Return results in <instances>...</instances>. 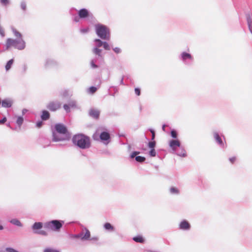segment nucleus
Listing matches in <instances>:
<instances>
[{"label": "nucleus", "instance_id": "13", "mask_svg": "<svg viewBox=\"0 0 252 252\" xmlns=\"http://www.w3.org/2000/svg\"><path fill=\"white\" fill-rule=\"evenodd\" d=\"M190 227V224L186 220H183L179 224V229L183 230H189Z\"/></svg>", "mask_w": 252, "mask_h": 252}, {"label": "nucleus", "instance_id": "4", "mask_svg": "<svg viewBox=\"0 0 252 252\" xmlns=\"http://www.w3.org/2000/svg\"><path fill=\"white\" fill-rule=\"evenodd\" d=\"M11 47L18 50H23L25 48V42L22 38L16 39L8 38L6 42V48L8 49Z\"/></svg>", "mask_w": 252, "mask_h": 252}, {"label": "nucleus", "instance_id": "29", "mask_svg": "<svg viewBox=\"0 0 252 252\" xmlns=\"http://www.w3.org/2000/svg\"><path fill=\"white\" fill-rule=\"evenodd\" d=\"M170 192L171 194H178L179 193V190L178 189L172 187L170 189Z\"/></svg>", "mask_w": 252, "mask_h": 252}, {"label": "nucleus", "instance_id": "42", "mask_svg": "<svg viewBox=\"0 0 252 252\" xmlns=\"http://www.w3.org/2000/svg\"><path fill=\"white\" fill-rule=\"evenodd\" d=\"M63 107L66 112L68 113L70 112V106L69 104H65L63 105Z\"/></svg>", "mask_w": 252, "mask_h": 252}, {"label": "nucleus", "instance_id": "54", "mask_svg": "<svg viewBox=\"0 0 252 252\" xmlns=\"http://www.w3.org/2000/svg\"><path fill=\"white\" fill-rule=\"evenodd\" d=\"M27 111H28L27 109H23V110H22V114H23V115H24Z\"/></svg>", "mask_w": 252, "mask_h": 252}, {"label": "nucleus", "instance_id": "18", "mask_svg": "<svg viewBox=\"0 0 252 252\" xmlns=\"http://www.w3.org/2000/svg\"><path fill=\"white\" fill-rule=\"evenodd\" d=\"M175 153L180 157H186L187 156L186 151L182 146L179 148L178 150H176Z\"/></svg>", "mask_w": 252, "mask_h": 252}, {"label": "nucleus", "instance_id": "7", "mask_svg": "<svg viewBox=\"0 0 252 252\" xmlns=\"http://www.w3.org/2000/svg\"><path fill=\"white\" fill-rule=\"evenodd\" d=\"M95 43V47L93 49V53L97 56L98 58H102V50L98 48L103 46V42L99 39H95L94 40Z\"/></svg>", "mask_w": 252, "mask_h": 252}, {"label": "nucleus", "instance_id": "26", "mask_svg": "<svg viewBox=\"0 0 252 252\" xmlns=\"http://www.w3.org/2000/svg\"><path fill=\"white\" fill-rule=\"evenodd\" d=\"M133 240L136 242L141 243H143V242L144 241L143 237L141 236H137L134 237L133 238Z\"/></svg>", "mask_w": 252, "mask_h": 252}, {"label": "nucleus", "instance_id": "14", "mask_svg": "<svg viewBox=\"0 0 252 252\" xmlns=\"http://www.w3.org/2000/svg\"><path fill=\"white\" fill-rule=\"evenodd\" d=\"M58 63L53 59H47L46 60L44 66L45 68H51L58 65Z\"/></svg>", "mask_w": 252, "mask_h": 252}, {"label": "nucleus", "instance_id": "8", "mask_svg": "<svg viewBox=\"0 0 252 252\" xmlns=\"http://www.w3.org/2000/svg\"><path fill=\"white\" fill-rule=\"evenodd\" d=\"M78 15L81 19H93L94 16L87 9L82 8L78 11Z\"/></svg>", "mask_w": 252, "mask_h": 252}, {"label": "nucleus", "instance_id": "1", "mask_svg": "<svg viewBox=\"0 0 252 252\" xmlns=\"http://www.w3.org/2000/svg\"><path fill=\"white\" fill-rule=\"evenodd\" d=\"M54 127L55 129L52 131V141L53 142L69 140L71 134L64 125L60 123L57 124L55 125Z\"/></svg>", "mask_w": 252, "mask_h": 252}, {"label": "nucleus", "instance_id": "47", "mask_svg": "<svg viewBox=\"0 0 252 252\" xmlns=\"http://www.w3.org/2000/svg\"><path fill=\"white\" fill-rule=\"evenodd\" d=\"M77 234H70L69 235V237L70 239H77Z\"/></svg>", "mask_w": 252, "mask_h": 252}, {"label": "nucleus", "instance_id": "40", "mask_svg": "<svg viewBox=\"0 0 252 252\" xmlns=\"http://www.w3.org/2000/svg\"><path fill=\"white\" fill-rule=\"evenodd\" d=\"M113 50L114 51L115 53L116 54H120L122 52V50L119 47H115L113 48Z\"/></svg>", "mask_w": 252, "mask_h": 252}, {"label": "nucleus", "instance_id": "30", "mask_svg": "<svg viewBox=\"0 0 252 252\" xmlns=\"http://www.w3.org/2000/svg\"><path fill=\"white\" fill-rule=\"evenodd\" d=\"M0 4L3 6H7L10 4V0H0Z\"/></svg>", "mask_w": 252, "mask_h": 252}, {"label": "nucleus", "instance_id": "17", "mask_svg": "<svg viewBox=\"0 0 252 252\" xmlns=\"http://www.w3.org/2000/svg\"><path fill=\"white\" fill-rule=\"evenodd\" d=\"M99 137L101 140L104 141L109 140L110 136L108 132L103 131L100 133Z\"/></svg>", "mask_w": 252, "mask_h": 252}, {"label": "nucleus", "instance_id": "23", "mask_svg": "<svg viewBox=\"0 0 252 252\" xmlns=\"http://www.w3.org/2000/svg\"><path fill=\"white\" fill-rule=\"evenodd\" d=\"M104 228L108 231H113L114 230V227L109 222H106L104 224Z\"/></svg>", "mask_w": 252, "mask_h": 252}, {"label": "nucleus", "instance_id": "48", "mask_svg": "<svg viewBox=\"0 0 252 252\" xmlns=\"http://www.w3.org/2000/svg\"><path fill=\"white\" fill-rule=\"evenodd\" d=\"M6 251L8 252H19L15 250V249H14L13 248H7Z\"/></svg>", "mask_w": 252, "mask_h": 252}, {"label": "nucleus", "instance_id": "27", "mask_svg": "<svg viewBox=\"0 0 252 252\" xmlns=\"http://www.w3.org/2000/svg\"><path fill=\"white\" fill-rule=\"evenodd\" d=\"M97 90V88H96L95 87L92 86V87H90L88 89L87 92L88 94H94V93L96 92Z\"/></svg>", "mask_w": 252, "mask_h": 252}, {"label": "nucleus", "instance_id": "50", "mask_svg": "<svg viewBox=\"0 0 252 252\" xmlns=\"http://www.w3.org/2000/svg\"><path fill=\"white\" fill-rule=\"evenodd\" d=\"M80 19H81V18L79 17V15L75 16L74 17L73 20H74V21H75L76 22H78L79 21Z\"/></svg>", "mask_w": 252, "mask_h": 252}, {"label": "nucleus", "instance_id": "10", "mask_svg": "<svg viewBox=\"0 0 252 252\" xmlns=\"http://www.w3.org/2000/svg\"><path fill=\"white\" fill-rule=\"evenodd\" d=\"M213 136L217 144L219 145L220 147L224 148L225 147L224 143L223 142L221 136L220 135L219 133L217 131H214L213 132Z\"/></svg>", "mask_w": 252, "mask_h": 252}, {"label": "nucleus", "instance_id": "60", "mask_svg": "<svg viewBox=\"0 0 252 252\" xmlns=\"http://www.w3.org/2000/svg\"><path fill=\"white\" fill-rule=\"evenodd\" d=\"M94 138L95 139V135H94Z\"/></svg>", "mask_w": 252, "mask_h": 252}, {"label": "nucleus", "instance_id": "53", "mask_svg": "<svg viewBox=\"0 0 252 252\" xmlns=\"http://www.w3.org/2000/svg\"><path fill=\"white\" fill-rule=\"evenodd\" d=\"M91 240H93V241H97L98 240V238L97 237H92L91 239Z\"/></svg>", "mask_w": 252, "mask_h": 252}, {"label": "nucleus", "instance_id": "52", "mask_svg": "<svg viewBox=\"0 0 252 252\" xmlns=\"http://www.w3.org/2000/svg\"><path fill=\"white\" fill-rule=\"evenodd\" d=\"M6 118L3 117L2 119L0 120V124H4L6 121Z\"/></svg>", "mask_w": 252, "mask_h": 252}, {"label": "nucleus", "instance_id": "49", "mask_svg": "<svg viewBox=\"0 0 252 252\" xmlns=\"http://www.w3.org/2000/svg\"><path fill=\"white\" fill-rule=\"evenodd\" d=\"M135 93L137 95H140V90L139 88H135Z\"/></svg>", "mask_w": 252, "mask_h": 252}, {"label": "nucleus", "instance_id": "20", "mask_svg": "<svg viewBox=\"0 0 252 252\" xmlns=\"http://www.w3.org/2000/svg\"><path fill=\"white\" fill-rule=\"evenodd\" d=\"M50 118V113L48 111L46 110H43L42 112V115L41 116V118L43 121H46Z\"/></svg>", "mask_w": 252, "mask_h": 252}, {"label": "nucleus", "instance_id": "22", "mask_svg": "<svg viewBox=\"0 0 252 252\" xmlns=\"http://www.w3.org/2000/svg\"><path fill=\"white\" fill-rule=\"evenodd\" d=\"M247 21L248 25L249 30H250V32L252 33V20L250 15H247Z\"/></svg>", "mask_w": 252, "mask_h": 252}, {"label": "nucleus", "instance_id": "19", "mask_svg": "<svg viewBox=\"0 0 252 252\" xmlns=\"http://www.w3.org/2000/svg\"><path fill=\"white\" fill-rule=\"evenodd\" d=\"M12 101L10 99H4L1 102V105L4 108H9L12 106Z\"/></svg>", "mask_w": 252, "mask_h": 252}, {"label": "nucleus", "instance_id": "46", "mask_svg": "<svg viewBox=\"0 0 252 252\" xmlns=\"http://www.w3.org/2000/svg\"><path fill=\"white\" fill-rule=\"evenodd\" d=\"M236 158L235 157H231L229 158V160L231 163H234V162L236 161Z\"/></svg>", "mask_w": 252, "mask_h": 252}, {"label": "nucleus", "instance_id": "43", "mask_svg": "<svg viewBox=\"0 0 252 252\" xmlns=\"http://www.w3.org/2000/svg\"><path fill=\"white\" fill-rule=\"evenodd\" d=\"M150 131L152 133V138H151V139H152V141H154V140L155 138V132L154 130L153 129H150Z\"/></svg>", "mask_w": 252, "mask_h": 252}, {"label": "nucleus", "instance_id": "37", "mask_svg": "<svg viewBox=\"0 0 252 252\" xmlns=\"http://www.w3.org/2000/svg\"><path fill=\"white\" fill-rule=\"evenodd\" d=\"M149 155L152 157H154L156 156V152L155 149H151L149 151Z\"/></svg>", "mask_w": 252, "mask_h": 252}, {"label": "nucleus", "instance_id": "56", "mask_svg": "<svg viewBox=\"0 0 252 252\" xmlns=\"http://www.w3.org/2000/svg\"><path fill=\"white\" fill-rule=\"evenodd\" d=\"M120 83L122 85L124 84V78L123 77H122V78L121 79V81H120Z\"/></svg>", "mask_w": 252, "mask_h": 252}, {"label": "nucleus", "instance_id": "16", "mask_svg": "<svg viewBox=\"0 0 252 252\" xmlns=\"http://www.w3.org/2000/svg\"><path fill=\"white\" fill-rule=\"evenodd\" d=\"M89 114L91 117L96 119L99 116L100 112L97 109L92 108L90 110Z\"/></svg>", "mask_w": 252, "mask_h": 252}, {"label": "nucleus", "instance_id": "39", "mask_svg": "<svg viewBox=\"0 0 252 252\" xmlns=\"http://www.w3.org/2000/svg\"><path fill=\"white\" fill-rule=\"evenodd\" d=\"M34 233H37L38 234H40L44 236H46L47 235V232L44 230H39L38 231H34Z\"/></svg>", "mask_w": 252, "mask_h": 252}, {"label": "nucleus", "instance_id": "35", "mask_svg": "<svg viewBox=\"0 0 252 252\" xmlns=\"http://www.w3.org/2000/svg\"><path fill=\"white\" fill-rule=\"evenodd\" d=\"M20 6H21V9L23 11H26V8H27L26 2L25 1H21V4H20Z\"/></svg>", "mask_w": 252, "mask_h": 252}, {"label": "nucleus", "instance_id": "51", "mask_svg": "<svg viewBox=\"0 0 252 252\" xmlns=\"http://www.w3.org/2000/svg\"><path fill=\"white\" fill-rule=\"evenodd\" d=\"M43 125V122L42 121H39L37 122L36 123V126L37 127H40Z\"/></svg>", "mask_w": 252, "mask_h": 252}, {"label": "nucleus", "instance_id": "2", "mask_svg": "<svg viewBox=\"0 0 252 252\" xmlns=\"http://www.w3.org/2000/svg\"><path fill=\"white\" fill-rule=\"evenodd\" d=\"M72 143L81 149H88L91 147L90 138L83 134H77L72 137Z\"/></svg>", "mask_w": 252, "mask_h": 252}, {"label": "nucleus", "instance_id": "3", "mask_svg": "<svg viewBox=\"0 0 252 252\" xmlns=\"http://www.w3.org/2000/svg\"><path fill=\"white\" fill-rule=\"evenodd\" d=\"M95 29L96 34L101 39L107 40L110 39V30L106 26L97 24L95 25Z\"/></svg>", "mask_w": 252, "mask_h": 252}, {"label": "nucleus", "instance_id": "33", "mask_svg": "<svg viewBox=\"0 0 252 252\" xmlns=\"http://www.w3.org/2000/svg\"><path fill=\"white\" fill-rule=\"evenodd\" d=\"M156 141H150L148 143V146L151 149H155V147H156Z\"/></svg>", "mask_w": 252, "mask_h": 252}, {"label": "nucleus", "instance_id": "24", "mask_svg": "<svg viewBox=\"0 0 252 252\" xmlns=\"http://www.w3.org/2000/svg\"><path fill=\"white\" fill-rule=\"evenodd\" d=\"M13 59H11L7 63L5 67L6 71H8L11 68V66L13 63Z\"/></svg>", "mask_w": 252, "mask_h": 252}, {"label": "nucleus", "instance_id": "32", "mask_svg": "<svg viewBox=\"0 0 252 252\" xmlns=\"http://www.w3.org/2000/svg\"><path fill=\"white\" fill-rule=\"evenodd\" d=\"M99 58H96V59H93L91 62V67L93 68H96L98 67V66L95 64V63L96 62V60H97Z\"/></svg>", "mask_w": 252, "mask_h": 252}, {"label": "nucleus", "instance_id": "44", "mask_svg": "<svg viewBox=\"0 0 252 252\" xmlns=\"http://www.w3.org/2000/svg\"><path fill=\"white\" fill-rule=\"evenodd\" d=\"M89 31L88 28H83L80 29V32L82 33H85L88 32Z\"/></svg>", "mask_w": 252, "mask_h": 252}, {"label": "nucleus", "instance_id": "11", "mask_svg": "<svg viewBox=\"0 0 252 252\" xmlns=\"http://www.w3.org/2000/svg\"><path fill=\"white\" fill-rule=\"evenodd\" d=\"M84 230L86 231L85 234H84V232L82 231L79 234H77V236H78L77 239L81 238V239L83 241L88 240L90 239L91 234L89 230L86 228H84Z\"/></svg>", "mask_w": 252, "mask_h": 252}, {"label": "nucleus", "instance_id": "34", "mask_svg": "<svg viewBox=\"0 0 252 252\" xmlns=\"http://www.w3.org/2000/svg\"><path fill=\"white\" fill-rule=\"evenodd\" d=\"M44 252H60V251L56 249L48 248L44 250Z\"/></svg>", "mask_w": 252, "mask_h": 252}, {"label": "nucleus", "instance_id": "55", "mask_svg": "<svg viewBox=\"0 0 252 252\" xmlns=\"http://www.w3.org/2000/svg\"><path fill=\"white\" fill-rule=\"evenodd\" d=\"M24 71L25 72L27 69V65H24L23 66Z\"/></svg>", "mask_w": 252, "mask_h": 252}, {"label": "nucleus", "instance_id": "28", "mask_svg": "<svg viewBox=\"0 0 252 252\" xmlns=\"http://www.w3.org/2000/svg\"><path fill=\"white\" fill-rule=\"evenodd\" d=\"M10 222L15 225L18 226H22V224L21 223V222L18 220L17 219H12L10 220Z\"/></svg>", "mask_w": 252, "mask_h": 252}, {"label": "nucleus", "instance_id": "25", "mask_svg": "<svg viewBox=\"0 0 252 252\" xmlns=\"http://www.w3.org/2000/svg\"><path fill=\"white\" fill-rule=\"evenodd\" d=\"M24 122V119L22 116L17 117L16 120V124L18 125L19 127L21 126Z\"/></svg>", "mask_w": 252, "mask_h": 252}, {"label": "nucleus", "instance_id": "58", "mask_svg": "<svg viewBox=\"0 0 252 252\" xmlns=\"http://www.w3.org/2000/svg\"><path fill=\"white\" fill-rule=\"evenodd\" d=\"M57 135H58V137H59L62 136V134L59 133V135L58 134H57Z\"/></svg>", "mask_w": 252, "mask_h": 252}, {"label": "nucleus", "instance_id": "9", "mask_svg": "<svg viewBox=\"0 0 252 252\" xmlns=\"http://www.w3.org/2000/svg\"><path fill=\"white\" fill-rule=\"evenodd\" d=\"M62 103L59 101H50L46 105V108L50 111L55 112L61 107Z\"/></svg>", "mask_w": 252, "mask_h": 252}, {"label": "nucleus", "instance_id": "31", "mask_svg": "<svg viewBox=\"0 0 252 252\" xmlns=\"http://www.w3.org/2000/svg\"><path fill=\"white\" fill-rule=\"evenodd\" d=\"M12 32L14 34V35L17 37V38H22V34L18 32L16 29L14 28H12Z\"/></svg>", "mask_w": 252, "mask_h": 252}, {"label": "nucleus", "instance_id": "57", "mask_svg": "<svg viewBox=\"0 0 252 252\" xmlns=\"http://www.w3.org/2000/svg\"><path fill=\"white\" fill-rule=\"evenodd\" d=\"M166 126L165 125H163L162 126V130L163 131H165V128Z\"/></svg>", "mask_w": 252, "mask_h": 252}, {"label": "nucleus", "instance_id": "15", "mask_svg": "<svg viewBox=\"0 0 252 252\" xmlns=\"http://www.w3.org/2000/svg\"><path fill=\"white\" fill-rule=\"evenodd\" d=\"M139 154V152H133L131 154L130 158H134V157H135V160L137 162H144L145 160V159H146L144 157L139 156H136Z\"/></svg>", "mask_w": 252, "mask_h": 252}, {"label": "nucleus", "instance_id": "6", "mask_svg": "<svg viewBox=\"0 0 252 252\" xmlns=\"http://www.w3.org/2000/svg\"><path fill=\"white\" fill-rule=\"evenodd\" d=\"M179 58L185 64L188 65H190L194 60L193 57L192 55L186 52H182L179 56Z\"/></svg>", "mask_w": 252, "mask_h": 252}, {"label": "nucleus", "instance_id": "12", "mask_svg": "<svg viewBox=\"0 0 252 252\" xmlns=\"http://www.w3.org/2000/svg\"><path fill=\"white\" fill-rule=\"evenodd\" d=\"M169 146L172 149L174 153H175L177 148H180L181 143L178 140H171L169 142Z\"/></svg>", "mask_w": 252, "mask_h": 252}, {"label": "nucleus", "instance_id": "36", "mask_svg": "<svg viewBox=\"0 0 252 252\" xmlns=\"http://www.w3.org/2000/svg\"><path fill=\"white\" fill-rule=\"evenodd\" d=\"M68 104L70 107L75 108L76 107V102L75 100H71L69 102Z\"/></svg>", "mask_w": 252, "mask_h": 252}, {"label": "nucleus", "instance_id": "41", "mask_svg": "<svg viewBox=\"0 0 252 252\" xmlns=\"http://www.w3.org/2000/svg\"><path fill=\"white\" fill-rule=\"evenodd\" d=\"M171 135L173 138H176L177 137V133L175 130H172Z\"/></svg>", "mask_w": 252, "mask_h": 252}, {"label": "nucleus", "instance_id": "21", "mask_svg": "<svg viewBox=\"0 0 252 252\" xmlns=\"http://www.w3.org/2000/svg\"><path fill=\"white\" fill-rule=\"evenodd\" d=\"M43 226V224L40 222H35L32 226V229L33 230H38L40 229Z\"/></svg>", "mask_w": 252, "mask_h": 252}, {"label": "nucleus", "instance_id": "5", "mask_svg": "<svg viewBox=\"0 0 252 252\" xmlns=\"http://www.w3.org/2000/svg\"><path fill=\"white\" fill-rule=\"evenodd\" d=\"M64 224L63 220H52L44 223V228L54 231H58Z\"/></svg>", "mask_w": 252, "mask_h": 252}, {"label": "nucleus", "instance_id": "38", "mask_svg": "<svg viewBox=\"0 0 252 252\" xmlns=\"http://www.w3.org/2000/svg\"><path fill=\"white\" fill-rule=\"evenodd\" d=\"M103 46L104 48L106 50H110L111 49L110 45L106 42H103Z\"/></svg>", "mask_w": 252, "mask_h": 252}, {"label": "nucleus", "instance_id": "59", "mask_svg": "<svg viewBox=\"0 0 252 252\" xmlns=\"http://www.w3.org/2000/svg\"><path fill=\"white\" fill-rule=\"evenodd\" d=\"M3 229V227L1 225H0V230H1Z\"/></svg>", "mask_w": 252, "mask_h": 252}, {"label": "nucleus", "instance_id": "45", "mask_svg": "<svg viewBox=\"0 0 252 252\" xmlns=\"http://www.w3.org/2000/svg\"><path fill=\"white\" fill-rule=\"evenodd\" d=\"M0 34L3 37L5 36L4 31L3 29L0 26Z\"/></svg>", "mask_w": 252, "mask_h": 252}]
</instances>
